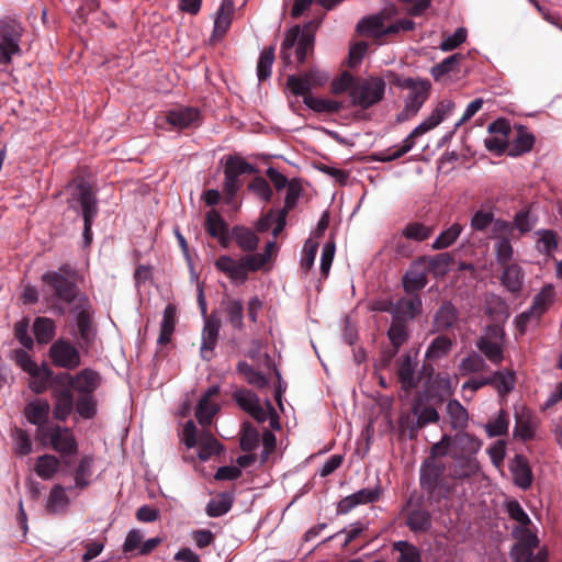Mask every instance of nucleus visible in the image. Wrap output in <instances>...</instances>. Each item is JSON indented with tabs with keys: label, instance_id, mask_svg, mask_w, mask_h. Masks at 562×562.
I'll return each instance as SVG.
<instances>
[{
	"label": "nucleus",
	"instance_id": "nucleus-1",
	"mask_svg": "<svg viewBox=\"0 0 562 562\" xmlns=\"http://www.w3.org/2000/svg\"><path fill=\"white\" fill-rule=\"evenodd\" d=\"M446 470V464L434 458H426L420 465L419 486L430 505H439L452 493V487L445 479Z\"/></svg>",
	"mask_w": 562,
	"mask_h": 562
},
{
	"label": "nucleus",
	"instance_id": "nucleus-2",
	"mask_svg": "<svg viewBox=\"0 0 562 562\" xmlns=\"http://www.w3.org/2000/svg\"><path fill=\"white\" fill-rule=\"evenodd\" d=\"M512 536L516 540L509 555L513 562H549V551L546 547L539 548L540 540L531 526L514 527Z\"/></svg>",
	"mask_w": 562,
	"mask_h": 562
},
{
	"label": "nucleus",
	"instance_id": "nucleus-3",
	"mask_svg": "<svg viewBox=\"0 0 562 562\" xmlns=\"http://www.w3.org/2000/svg\"><path fill=\"white\" fill-rule=\"evenodd\" d=\"M69 202L70 207H80L83 218V243L89 246L92 241V226L99 211L97 194L89 182L80 180L77 182Z\"/></svg>",
	"mask_w": 562,
	"mask_h": 562
},
{
	"label": "nucleus",
	"instance_id": "nucleus-4",
	"mask_svg": "<svg viewBox=\"0 0 562 562\" xmlns=\"http://www.w3.org/2000/svg\"><path fill=\"white\" fill-rule=\"evenodd\" d=\"M23 33L24 27L15 18L3 16L0 19V65H9L14 56L22 54Z\"/></svg>",
	"mask_w": 562,
	"mask_h": 562
},
{
	"label": "nucleus",
	"instance_id": "nucleus-5",
	"mask_svg": "<svg viewBox=\"0 0 562 562\" xmlns=\"http://www.w3.org/2000/svg\"><path fill=\"white\" fill-rule=\"evenodd\" d=\"M315 35L310 30H301L295 25L286 31L281 43L280 56L285 64H290L292 57V48H295V56L299 64H304L307 55L314 48Z\"/></svg>",
	"mask_w": 562,
	"mask_h": 562
},
{
	"label": "nucleus",
	"instance_id": "nucleus-6",
	"mask_svg": "<svg viewBox=\"0 0 562 562\" xmlns=\"http://www.w3.org/2000/svg\"><path fill=\"white\" fill-rule=\"evenodd\" d=\"M404 524L415 535H426L432 528V514L425 506V496H411L401 509Z\"/></svg>",
	"mask_w": 562,
	"mask_h": 562
},
{
	"label": "nucleus",
	"instance_id": "nucleus-7",
	"mask_svg": "<svg viewBox=\"0 0 562 562\" xmlns=\"http://www.w3.org/2000/svg\"><path fill=\"white\" fill-rule=\"evenodd\" d=\"M75 270L68 265H64L57 271L45 272L42 276V280L53 290L56 299L70 304L76 300L79 293L75 282Z\"/></svg>",
	"mask_w": 562,
	"mask_h": 562
},
{
	"label": "nucleus",
	"instance_id": "nucleus-8",
	"mask_svg": "<svg viewBox=\"0 0 562 562\" xmlns=\"http://www.w3.org/2000/svg\"><path fill=\"white\" fill-rule=\"evenodd\" d=\"M390 77L393 85L408 90V94L405 98L407 108L413 111H419L429 95L430 81L428 79L403 77L394 72H390Z\"/></svg>",
	"mask_w": 562,
	"mask_h": 562
},
{
	"label": "nucleus",
	"instance_id": "nucleus-9",
	"mask_svg": "<svg viewBox=\"0 0 562 562\" xmlns=\"http://www.w3.org/2000/svg\"><path fill=\"white\" fill-rule=\"evenodd\" d=\"M385 86V81L381 78L358 81L352 88L351 103L363 110L371 108L383 99Z\"/></svg>",
	"mask_w": 562,
	"mask_h": 562
},
{
	"label": "nucleus",
	"instance_id": "nucleus-10",
	"mask_svg": "<svg viewBox=\"0 0 562 562\" xmlns=\"http://www.w3.org/2000/svg\"><path fill=\"white\" fill-rule=\"evenodd\" d=\"M48 355L55 367L66 370H75L81 363L79 350L64 338H59L50 345Z\"/></svg>",
	"mask_w": 562,
	"mask_h": 562
},
{
	"label": "nucleus",
	"instance_id": "nucleus-11",
	"mask_svg": "<svg viewBox=\"0 0 562 562\" xmlns=\"http://www.w3.org/2000/svg\"><path fill=\"white\" fill-rule=\"evenodd\" d=\"M50 446L61 456V462L70 465L68 459L78 451V442L68 427L54 426L50 430Z\"/></svg>",
	"mask_w": 562,
	"mask_h": 562
},
{
	"label": "nucleus",
	"instance_id": "nucleus-12",
	"mask_svg": "<svg viewBox=\"0 0 562 562\" xmlns=\"http://www.w3.org/2000/svg\"><path fill=\"white\" fill-rule=\"evenodd\" d=\"M328 77L325 72L312 68L301 76L290 75L286 78V87L295 95L308 94L314 86H323L326 83Z\"/></svg>",
	"mask_w": 562,
	"mask_h": 562
},
{
	"label": "nucleus",
	"instance_id": "nucleus-13",
	"mask_svg": "<svg viewBox=\"0 0 562 562\" xmlns=\"http://www.w3.org/2000/svg\"><path fill=\"white\" fill-rule=\"evenodd\" d=\"M426 257L413 261L402 277V285L406 294L420 295L419 292L427 285L428 278L425 268Z\"/></svg>",
	"mask_w": 562,
	"mask_h": 562
},
{
	"label": "nucleus",
	"instance_id": "nucleus-14",
	"mask_svg": "<svg viewBox=\"0 0 562 562\" xmlns=\"http://www.w3.org/2000/svg\"><path fill=\"white\" fill-rule=\"evenodd\" d=\"M423 311L420 295L407 294L400 297L392 306V319L402 323L414 321Z\"/></svg>",
	"mask_w": 562,
	"mask_h": 562
},
{
	"label": "nucleus",
	"instance_id": "nucleus-15",
	"mask_svg": "<svg viewBox=\"0 0 562 562\" xmlns=\"http://www.w3.org/2000/svg\"><path fill=\"white\" fill-rule=\"evenodd\" d=\"M453 103L448 102H440L431 112V114L424 120L420 124H418L405 138L404 140H411L412 149L415 146V138L424 135L425 133L429 132L430 130L438 126L445 117L452 111Z\"/></svg>",
	"mask_w": 562,
	"mask_h": 562
},
{
	"label": "nucleus",
	"instance_id": "nucleus-16",
	"mask_svg": "<svg viewBox=\"0 0 562 562\" xmlns=\"http://www.w3.org/2000/svg\"><path fill=\"white\" fill-rule=\"evenodd\" d=\"M233 400L257 423L262 424L267 420V412L261 406L257 394H255L252 391L246 389H237L233 393Z\"/></svg>",
	"mask_w": 562,
	"mask_h": 562
},
{
	"label": "nucleus",
	"instance_id": "nucleus-17",
	"mask_svg": "<svg viewBox=\"0 0 562 562\" xmlns=\"http://www.w3.org/2000/svg\"><path fill=\"white\" fill-rule=\"evenodd\" d=\"M417 366L416 358L409 352L403 355L397 362V379L405 392H411L419 383V378L416 375Z\"/></svg>",
	"mask_w": 562,
	"mask_h": 562
},
{
	"label": "nucleus",
	"instance_id": "nucleus-18",
	"mask_svg": "<svg viewBox=\"0 0 562 562\" xmlns=\"http://www.w3.org/2000/svg\"><path fill=\"white\" fill-rule=\"evenodd\" d=\"M167 122L175 128H189L199 126L201 114L193 106H178L167 112Z\"/></svg>",
	"mask_w": 562,
	"mask_h": 562
},
{
	"label": "nucleus",
	"instance_id": "nucleus-19",
	"mask_svg": "<svg viewBox=\"0 0 562 562\" xmlns=\"http://www.w3.org/2000/svg\"><path fill=\"white\" fill-rule=\"evenodd\" d=\"M205 229L215 239L221 247L227 248L231 243V231L228 224L216 210L206 213Z\"/></svg>",
	"mask_w": 562,
	"mask_h": 562
},
{
	"label": "nucleus",
	"instance_id": "nucleus-20",
	"mask_svg": "<svg viewBox=\"0 0 562 562\" xmlns=\"http://www.w3.org/2000/svg\"><path fill=\"white\" fill-rule=\"evenodd\" d=\"M453 465L451 468L450 476L454 480H465L476 475L481 465L475 456H459L452 453Z\"/></svg>",
	"mask_w": 562,
	"mask_h": 562
},
{
	"label": "nucleus",
	"instance_id": "nucleus-21",
	"mask_svg": "<svg viewBox=\"0 0 562 562\" xmlns=\"http://www.w3.org/2000/svg\"><path fill=\"white\" fill-rule=\"evenodd\" d=\"M412 413L416 416V420L411 422L408 425L409 438H414L418 429L428 424L437 423L439 419V414L435 407L423 405L422 402L417 401L412 405Z\"/></svg>",
	"mask_w": 562,
	"mask_h": 562
},
{
	"label": "nucleus",
	"instance_id": "nucleus-22",
	"mask_svg": "<svg viewBox=\"0 0 562 562\" xmlns=\"http://www.w3.org/2000/svg\"><path fill=\"white\" fill-rule=\"evenodd\" d=\"M220 329L221 322L217 318H210L205 322L200 349L201 357L205 361H210L213 357V350L217 344Z\"/></svg>",
	"mask_w": 562,
	"mask_h": 562
},
{
	"label": "nucleus",
	"instance_id": "nucleus-23",
	"mask_svg": "<svg viewBox=\"0 0 562 562\" xmlns=\"http://www.w3.org/2000/svg\"><path fill=\"white\" fill-rule=\"evenodd\" d=\"M510 473L516 486L526 491L532 484V471L528 460L521 456L516 454L509 465Z\"/></svg>",
	"mask_w": 562,
	"mask_h": 562
},
{
	"label": "nucleus",
	"instance_id": "nucleus-24",
	"mask_svg": "<svg viewBox=\"0 0 562 562\" xmlns=\"http://www.w3.org/2000/svg\"><path fill=\"white\" fill-rule=\"evenodd\" d=\"M536 142L535 135L528 131L525 125L517 126V133L509 142L507 155L513 158H517L524 154L529 153Z\"/></svg>",
	"mask_w": 562,
	"mask_h": 562
},
{
	"label": "nucleus",
	"instance_id": "nucleus-25",
	"mask_svg": "<svg viewBox=\"0 0 562 562\" xmlns=\"http://www.w3.org/2000/svg\"><path fill=\"white\" fill-rule=\"evenodd\" d=\"M234 10V0H222L214 20V27L211 36L213 41L221 40L222 36L227 32L232 23Z\"/></svg>",
	"mask_w": 562,
	"mask_h": 562
},
{
	"label": "nucleus",
	"instance_id": "nucleus-26",
	"mask_svg": "<svg viewBox=\"0 0 562 562\" xmlns=\"http://www.w3.org/2000/svg\"><path fill=\"white\" fill-rule=\"evenodd\" d=\"M482 447V441L465 431H458L454 436H452V453H458L459 456H475L480 451Z\"/></svg>",
	"mask_w": 562,
	"mask_h": 562
},
{
	"label": "nucleus",
	"instance_id": "nucleus-27",
	"mask_svg": "<svg viewBox=\"0 0 562 562\" xmlns=\"http://www.w3.org/2000/svg\"><path fill=\"white\" fill-rule=\"evenodd\" d=\"M54 418L60 422L67 420L75 407V398L70 389L55 390L54 392Z\"/></svg>",
	"mask_w": 562,
	"mask_h": 562
},
{
	"label": "nucleus",
	"instance_id": "nucleus-28",
	"mask_svg": "<svg viewBox=\"0 0 562 562\" xmlns=\"http://www.w3.org/2000/svg\"><path fill=\"white\" fill-rule=\"evenodd\" d=\"M458 319V308L450 301H445L434 315V326L437 331H443L452 328Z\"/></svg>",
	"mask_w": 562,
	"mask_h": 562
},
{
	"label": "nucleus",
	"instance_id": "nucleus-29",
	"mask_svg": "<svg viewBox=\"0 0 562 562\" xmlns=\"http://www.w3.org/2000/svg\"><path fill=\"white\" fill-rule=\"evenodd\" d=\"M76 325L79 333L80 345L89 347L95 336V330L92 326L91 312L87 307H81L76 311Z\"/></svg>",
	"mask_w": 562,
	"mask_h": 562
},
{
	"label": "nucleus",
	"instance_id": "nucleus-30",
	"mask_svg": "<svg viewBox=\"0 0 562 562\" xmlns=\"http://www.w3.org/2000/svg\"><path fill=\"white\" fill-rule=\"evenodd\" d=\"M215 267L221 272L226 273L233 281L244 283L248 278V272L243 263L239 260H234L228 255L220 256L215 261Z\"/></svg>",
	"mask_w": 562,
	"mask_h": 562
},
{
	"label": "nucleus",
	"instance_id": "nucleus-31",
	"mask_svg": "<svg viewBox=\"0 0 562 562\" xmlns=\"http://www.w3.org/2000/svg\"><path fill=\"white\" fill-rule=\"evenodd\" d=\"M100 381L101 376L97 371L86 368L76 374L74 390L79 395L93 394L99 387Z\"/></svg>",
	"mask_w": 562,
	"mask_h": 562
},
{
	"label": "nucleus",
	"instance_id": "nucleus-32",
	"mask_svg": "<svg viewBox=\"0 0 562 562\" xmlns=\"http://www.w3.org/2000/svg\"><path fill=\"white\" fill-rule=\"evenodd\" d=\"M524 272L517 263L504 266L501 283L510 293H518L522 289Z\"/></svg>",
	"mask_w": 562,
	"mask_h": 562
},
{
	"label": "nucleus",
	"instance_id": "nucleus-33",
	"mask_svg": "<svg viewBox=\"0 0 562 562\" xmlns=\"http://www.w3.org/2000/svg\"><path fill=\"white\" fill-rule=\"evenodd\" d=\"M49 409L47 401L36 400L26 404L24 414L30 424L41 427L47 423Z\"/></svg>",
	"mask_w": 562,
	"mask_h": 562
},
{
	"label": "nucleus",
	"instance_id": "nucleus-34",
	"mask_svg": "<svg viewBox=\"0 0 562 562\" xmlns=\"http://www.w3.org/2000/svg\"><path fill=\"white\" fill-rule=\"evenodd\" d=\"M234 239L244 251L252 252L259 245V238L250 228L236 225L231 231V240Z\"/></svg>",
	"mask_w": 562,
	"mask_h": 562
},
{
	"label": "nucleus",
	"instance_id": "nucleus-35",
	"mask_svg": "<svg viewBox=\"0 0 562 562\" xmlns=\"http://www.w3.org/2000/svg\"><path fill=\"white\" fill-rule=\"evenodd\" d=\"M71 488L72 486L65 487L61 484H55L49 492L46 502V510L49 514L63 513L69 505V498L66 495V491Z\"/></svg>",
	"mask_w": 562,
	"mask_h": 562
},
{
	"label": "nucleus",
	"instance_id": "nucleus-36",
	"mask_svg": "<svg viewBox=\"0 0 562 562\" xmlns=\"http://www.w3.org/2000/svg\"><path fill=\"white\" fill-rule=\"evenodd\" d=\"M234 503V495L227 492H222L212 498L205 508L209 517L216 518L228 513Z\"/></svg>",
	"mask_w": 562,
	"mask_h": 562
},
{
	"label": "nucleus",
	"instance_id": "nucleus-37",
	"mask_svg": "<svg viewBox=\"0 0 562 562\" xmlns=\"http://www.w3.org/2000/svg\"><path fill=\"white\" fill-rule=\"evenodd\" d=\"M93 462L94 460L91 454H86L80 458L74 473L75 484L72 487L82 490L89 486Z\"/></svg>",
	"mask_w": 562,
	"mask_h": 562
},
{
	"label": "nucleus",
	"instance_id": "nucleus-38",
	"mask_svg": "<svg viewBox=\"0 0 562 562\" xmlns=\"http://www.w3.org/2000/svg\"><path fill=\"white\" fill-rule=\"evenodd\" d=\"M60 468L59 459L54 454H42L37 458L35 464L36 474L43 480H50Z\"/></svg>",
	"mask_w": 562,
	"mask_h": 562
},
{
	"label": "nucleus",
	"instance_id": "nucleus-39",
	"mask_svg": "<svg viewBox=\"0 0 562 562\" xmlns=\"http://www.w3.org/2000/svg\"><path fill=\"white\" fill-rule=\"evenodd\" d=\"M226 319L229 325L237 329H244V303L239 299H228L224 302Z\"/></svg>",
	"mask_w": 562,
	"mask_h": 562
},
{
	"label": "nucleus",
	"instance_id": "nucleus-40",
	"mask_svg": "<svg viewBox=\"0 0 562 562\" xmlns=\"http://www.w3.org/2000/svg\"><path fill=\"white\" fill-rule=\"evenodd\" d=\"M33 333L38 344H47L56 335V325L48 317H36L33 323Z\"/></svg>",
	"mask_w": 562,
	"mask_h": 562
},
{
	"label": "nucleus",
	"instance_id": "nucleus-41",
	"mask_svg": "<svg viewBox=\"0 0 562 562\" xmlns=\"http://www.w3.org/2000/svg\"><path fill=\"white\" fill-rule=\"evenodd\" d=\"M451 347L452 340L448 336H437L430 341L425 352V359L430 361L439 360L450 352Z\"/></svg>",
	"mask_w": 562,
	"mask_h": 562
},
{
	"label": "nucleus",
	"instance_id": "nucleus-42",
	"mask_svg": "<svg viewBox=\"0 0 562 562\" xmlns=\"http://www.w3.org/2000/svg\"><path fill=\"white\" fill-rule=\"evenodd\" d=\"M357 32L362 35H371L375 37L390 34V32H386V27H384L382 19L376 15L362 18L357 24Z\"/></svg>",
	"mask_w": 562,
	"mask_h": 562
},
{
	"label": "nucleus",
	"instance_id": "nucleus-43",
	"mask_svg": "<svg viewBox=\"0 0 562 562\" xmlns=\"http://www.w3.org/2000/svg\"><path fill=\"white\" fill-rule=\"evenodd\" d=\"M236 370L245 378L247 383L257 389H265L269 384L267 376L246 361H239L236 366Z\"/></svg>",
	"mask_w": 562,
	"mask_h": 562
},
{
	"label": "nucleus",
	"instance_id": "nucleus-44",
	"mask_svg": "<svg viewBox=\"0 0 562 562\" xmlns=\"http://www.w3.org/2000/svg\"><path fill=\"white\" fill-rule=\"evenodd\" d=\"M447 414L452 429H463L468 425L469 414L458 400H450L447 403Z\"/></svg>",
	"mask_w": 562,
	"mask_h": 562
},
{
	"label": "nucleus",
	"instance_id": "nucleus-45",
	"mask_svg": "<svg viewBox=\"0 0 562 562\" xmlns=\"http://www.w3.org/2000/svg\"><path fill=\"white\" fill-rule=\"evenodd\" d=\"M303 103L308 109L318 113H336L342 108V104L339 101L316 98L311 94H305L303 97Z\"/></svg>",
	"mask_w": 562,
	"mask_h": 562
},
{
	"label": "nucleus",
	"instance_id": "nucleus-46",
	"mask_svg": "<svg viewBox=\"0 0 562 562\" xmlns=\"http://www.w3.org/2000/svg\"><path fill=\"white\" fill-rule=\"evenodd\" d=\"M538 216L532 213L530 206H526L517 211L514 215V229H518L520 234H527L536 226Z\"/></svg>",
	"mask_w": 562,
	"mask_h": 562
},
{
	"label": "nucleus",
	"instance_id": "nucleus-47",
	"mask_svg": "<svg viewBox=\"0 0 562 562\" xmlns=\"http://www.w3.org/2000/svg\"><path fill=\"white\" fill-rule=\"evenodd\" d=\"M475 346L491 362L498 364L503 361L504 352L499 342L492 341L490 338H479Z\"/></svg>",
	"mask_w": 562,
	"mask_h": 562
},
{
	"label": "nucleus",
	"instance_id": "nucleus-48",
	"mask_svg": "<svg viewBox=\"0 0 562 562\" xmlns=\"http://www.w3.org/2000/svg\"><path fill=\"white\" fill-rule=\"evenodd\" d=\"M401 233L413 244L422 243L431 236L432 227L419 222H411L402 228Z\"/></svg>",
	"mask_w": 562,
	"mask_h": 562
},
{
	"label": "nucleus",
	"instance_id": "nucleus-49",
	"mask_svg": "<svg viewBox=\"0 0 562 562\" xmlns=\"http://www.w3.org/2000/svg\"><path fill=\"white\" fill-rule=\"evenodd\" d=\"M505 512L510 517V519L516 521V525L514 527L532 526V521L529 515L526 513V510L522 508V506L517 499H507L505 502Z\"/></svg>",
	"mask_w": 562,
	"mask_h": 562
},
{
	"label": "nucleus",
	"instance_id": "nucleus-50",
	"mask_svg": "<svg viewBox=\"0 0 562 562\" xmlns=\"http://www.w3.org/2000/svg\"><path fill=\"white\" fill-rule=\"evenodd\" d=\"M224 170L233 173L235 177H240L241 175H251L257 171L254 165L238 156L233 155L225 157Z\"/></svg>",
	"mask_w": 562,
	"mask_h": 562
},
{
	"label": "nucleus",
	"instance_id": "nucleus-51",
	"mask_svg": "<svg viewBox=\"0 0 562 562\" xmlns=\"http://www.w3.org/2000/svg\"><path fill=\"white\" fill-rule=\"evenodd\" d=\"M393 550L400 553L397 562H423L420 550L406 540L394 542Z\"/></svg>",
	"mask_w": 562,
	"mask_h": 562
},
{
	"label": "nucleus",
	"instance_id": "nucleus-52",
	"mask_svg": "<svg viewBox=\"0 0 562 562\" xmlns=\"http://www.w3.org/2000/svg\"><path fill=\"white\" fill-rule=\"evenodd\" d=\"M463 59H464V56L460 53L452 54V55L446 57L440 63H438L431 67V70H430L431 76L434 77L435 80L438 81L443 76H446L452 71H456L457 65Z\"/></svg>",
	"mask_w": 562,
	"mask_h": 562
},
{
	"label": "nucleus",
	"instance_id": "nucleus-53",
	"mask_svg": "<svg viewBox=\"0 0 562 562\" xmlns=\"http://www.w3.org/2000/svg\"><path fill=\"white\" fill-rule=\"evenodd\" d=\"M486 368V361L480 353L475 351L469 353L459 364V371L462 375L482 372Z\"/></svg>",
	"mask_w": 562,
	"mask_h": 562
},
{
	"label": "nucleus",
	"instance_id": "nucleus-54",
	"mask_svg": "<svg viewBox=\"0 0 562 562\" xmlns=\"http://www.w3.org/2000/svg\"><path fill=\"white\" fill-rule=\"evenodd\" d=\"M223 450V445L215 437L205 435L200 439L198 457L201 461H207L213 454H220Z\"/></svg>",
	"mask_w": 562,
	"mask_h": 562
},
{
	"label": "nucleus",
	"instance_id": "nucleus-55",
	"mask_svg": "<svg viewBox=\"0 0 562 562\" xmlns=\"http://www.w3.org/2000/svg\"><path fill=\"white\" fill-rule=\"evenodd\" d=\"M509 426V415L506 411L501 409L496 418L485 424V430L490 438L506 435Z\"/></svg>",
	"mask_w": 562,
	"mask_h": 562
},
{
	"label": "nucleus",
	"instance_id": "nucleus-56",
	"mask_svg": "<svg viewBox=\"0 0 562 562\" xmlns=\"http://www.w3.org/2000/svg\"><path fill=\"white\" fill-rule=\"evenodd\" d=\"M76 412L83 419H91L97 414V400L93 394H81L75 402Z\"/></svg>",
	"mask_w": 562,
	"mask_h": 562
},
{
	"label": "nucleus",
	"instance_id": "nucleus-57",
	"mask_svg": "<svg viewBox=\"0 0 562 562\" xmlns=\"http://www.w3.org/2000/svg\"><path fill=\"white\" fill-rule=\"evenodd\" d=\"M411 150H412L411 140L408 142V140L403 139L401 144L376 153L374 159L376 161H381V162H391L396 159H400L401 157H403L405 154H407Z\"/></svg>",
	"mask_w": 562,
	"mask_h": 562
},
{
	"label": "nucleus",
	"instance_id": "nucleus-58",
	"mask_svg": "<svg viewBox=\"0 0 562 562\" xmlns=\"http://www.w3.org/2000/svg\"><path fill=\"white\" fill-rule=\"evenodd\" d=\"M461 232L462 226L460 224H452L439 234V236L434 240L431 248L436 250L448 248L458 239Z\"/></svg>",
	"mask_w": 562,
	"mask_h": 562
},
{
	"label": "nucleus",
	"instance_id": "nucleus-59",
	"mask_svg": "<svg viewBox=\"0 0 562 562\" xmlns=\"http://www.w3.org/2000/svg\"><path fill=\"white\" fill-rule=\"evenodd\" d=\"M387 337L393 347L401 349L409 337L407 324L392 319L387 329Z\"/></svg>",
	"mask_w": 562,
	"mask_h": 562
},
{
	"label": "nucleus",
	"instance_id": "nucleus-60",
	"mask_svg": "<svg viewBox=\"0 0 562 562\" xmlns=\"http://www.w3.org/2000/svg\"><path fill=\"white\" fill-rule=\"evenodd\" d=\"M274 61V46L265 48L257 63V77L259 81L266 80L271 76V69Z\"/></svg>",
	"mask_w": 562,
	"mask_h": 562
},
{
	"label": "nucleus",
	"instance_id": "nucleus-61",
	"mask_svg": "<svg viewBox=\"0 0 562 562\" xmlns=\"http://www.w3.org/2000/svg\"><path fill=\"white\" fill-rule=\"evenodd\" d=\"M553 286L551 284L544 285L542 290L538 294H536L532 300V304L530 306L532 312L538 316L544 313L553 301Z\"/></svg>",
	"mask_w": 562,
	"mask_h": 562
},
{
	"label": "nucleus",
	"instance_id": "nucleus-62",
	"mask_svg": "<svg viewBox=\"0 0 562 562\" xmlns=\"http://www.w3.org/2000/svg\"><path fill=\"white\" fill-rule=\"evenodd\" d=\"M240 449L251 452L259 445V434L249 422L243 423V432L239 440Z\"/></svg>",
	"mask_w": 562,
	"mask_h": 562
},
{
	"label": "nucleus",
	"instance_id": "nucleus-63",
	"mask_svg": "<svg viewBox=\"0 0 562 562\" xmlns=\"http://www.w3.org/2000/svg\"><path fill=\"white\" fill-rule=\"evenodd\" d=\"M536 234L539 236V252L550 256L558 248L557 234L551 229H539Z\"/></svg>",
	"mask_w": 562,
	"mask_h": 562
},
{
	"label": "nucleus",
	"instance_id": "nucleus-64",
	"mask_svg": "<svg viewBox=\"0 0 562 562\" xmlns=\"http://www.w3.org/2000/svg\"><path fill=\"white\" fill-rule=\"evenodd\" d=\"M494 251L498 263L503 266L510 265L509 261L513 258L514 249L508 236H502L497 239L494 245Z\"/></svg>",
	"mask_w": 562,
	"mask_h": 562
}]
</instances>
